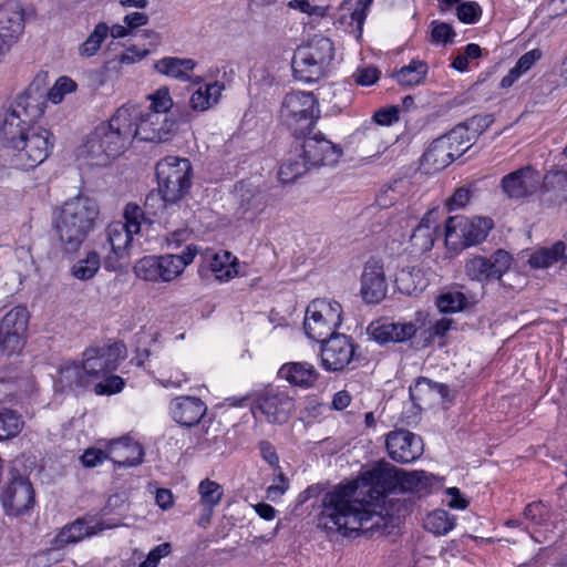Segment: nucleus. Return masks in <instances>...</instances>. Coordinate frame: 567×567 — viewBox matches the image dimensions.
I'll return each instance as SVG.
<instances>
[{
	"label": "nucleus",
	"instance_id": "603ef678",
	"mask_svg": "<svg viewBox=\"0 0 567 567\" xmlns=\"http://www.w3.org/2000/svg\"><path fill=\"white\" fill-rule=\"evenodd\" d=\"M76 87V83L71 78L60 76L44 96L52 103L58 104L62 102L66 94L74 92Z\"/></svg>",
	"mask_w": 567,
	"mask_h": 567
},
{
	"label": "nucleus",
	"instance_id": "6e6552de",
	"mask_svg": "<svg viewBox=\"0 0 567 567\" xmlns=\"http://www.w3.org/2000/svg\"><path fill=\"white\" fill-rule=\"evenodd\" d=\"M198 249L188 245L181 255L145 256L134 266L135 275L146 281H172L193 262Z\"/></svg>",
	"mask_w": 567,
	"mask_h": 567
},
{
	"label": "nucleus",
	"instance_id": "a211bd4d",
	"mask_svg": "<svg viewBox=\"0 0 567 567\" xmlns=\"http://www.w3.org/2000/svg\"><path fill=\"white\" fill-rule=\"evenodd\" d=\"M354 353L355 344L346 334L336 333L321 342V364L327 371H342L353 360Z\"/></svg>",
	"mask_w": 567,
	"mask_h": 567
},
{
	"label": "nucleus",
	"instance_id": "9d476101",
	"mask_svg": "<svg viewBox=\"0 0 567 567\" xmlns=\"http://www.w3.org/2000/svg\"><path fill=\"white\" fill-rule=\"evenodd\" d=\"M492 228L491 218L452 216L445 224V244L454 248L474 246L485 240Z\"/></svg>",
	"mask_w": 567,
	"mask_h": 567
},
{
	"label": "nucleus",
	"instance_id": "c03bdc74",
	"mask_svg": "<svg viewBox=\"0 0 567 567\" xmlns=\"http://www.w3.org/2000/svg\"><path fill=\"white\" fill-rule=\"evenodd\" d=\"M198 494L200 497V505L204 512H214V508L220 503L224 488L223 486L209 478L200 481L198 485Z\"/></svg>",
	"mask_w": 567,
	"mask_h": 567
},
{
	"label": "nucleus",
	"instance_id": "79ce46f5",
	"mask_svg": "<svg viewBox=\"0 0 567 567\" xmlns=\"http://www.w3.org/2000/svg\"><path fill=\"white\" fill-rule=\"evenodd\" d=\"M313 168L310 163H307L302 152L288 157L279 167L278 177L282 183H292L309 169Z\"/></svg>",
	"mask_w": 567,
	"mask_h": 567
},
{
	"label": "nucleus",
	"instance_id": "ea45409f",
	"mask_svg": "<svg viewBox=\"0 0 567 567\" xmlns=\"http://www.w3.org/2000/svg\"><path fill=\"white\" fill-rule=\"evenodd\" d=\"M566 246L563 241L555 243L551 247H542L535 250L528 259L533 268H547L565 258Z\"/></svg>",
	"mask_w": 567,
	"mask_h": 567
},
{
	"label": "nucleus",
	"instance_id": "ddd939ff",
	"mask_svg": "<svg viewBox=\"0 0 567 567\" xmlns=\"http://www.w3.org/2000/svg\"><path fill=\"white\" fill-rule=\"evenodd\" d=\"M142 215L143 213L137 205L128 204L124 210L125 221H113L106 227V239L116 258H124L130 255L133 236L141 230L140 217Z\"/></svg>",
	"mask_w": 567,
	"mask_h": 567
},
{
	"label": "nucleus",
	"instance_id": "f3484780",
	"mask_svg": "<svg viewBox=\"0 0 567 567\" xmlns=\"http://www.w3.org/2000/svg\"><path fill=\"white\" fill-rule=\"evenodd\" d=\"M29 322L25 307L17 306L7 312L0 321V349L14 353L23 347V338Z\"/></svg>",
	"mask_w": 567,
	"mask_h": 567
},
{
	"label": "nucleus",
	"instance_id": "7c9ffc66",
	"mask_svg": "<svg viewBox=\"0 0 567 567\" xmlns=\"http://www.w3.org/2000/svg\"><path fill=\"white\" fill-rule=\"evenodd\" d=\"M437 228L439 224L434 217V212L425 214L410 237L414 252L424 254L432 249Z\"/></svg>",
	"mask_w": 567,
	"mask_h": 567
},
{
	"label": "nucleus",
	"instance_id": "338daca9",
	"mask_svg": "<svg viewBox=\"0 0 567 567\" xmlns=\"http://www.w3.org/2000/svg\"><path fill=\"white\" fill-rule=\"evenodd\" d=\"M472 196L471 189L468 187L462 186L458 187L452 197L449 199L450 210L463 208L470 202Z\"/></svg>",
	"mask_w": 567,
	"mask_h": 567
},
{
	"label": "nucleus",
	"instance_id": "b1692460",
	"mask_svg": "<svg viewBox=\"0 0 567 567\" xmlns=\"http://www.w3.org/2000/svg\"><path fill=\"white\" fill-rule=\"evenodd\" d=\"M113 525L104 524L103 520L93 515H85L65 525L56 535L55 543L59 547L68 544L78 543L85 537L97 535Z\"/></svg>",
	"mask_w": 567,
	"mask_h": 567
},
{
	"label": "nucleus",
	"instance_id": "09e8293b",
	"mask_svg": "<svg viewBox=\"0 0 567 567\" xmlns=\"http://www.w3.org/2000/svg\"><path fill=\"white\" fill-rule=\"evenodd\" d=\"M109 31L110 27L105 22L97 23L86 40L80 45V55L85 58L95 55L100 50L101 44L107 38Z\"/></svg>",
	"mask_w": 567,
	"mask_h": 567
},
{
	"label": "nucleus",
	"instance_id": "2eb2a0df",
	"mask_svg": "<svg viewBox=\"0 0 567 567\" xmlns=\"http://www.w3.org/2000/svg\"><path fill=\"white\" fill-rule=\"evenodd\" d=\"M512 265V256L498 249L489 257L474 256L465 262V274L474 281L488 284L491 281L502 280V277L508 271Z\"/></svg>",
	"mask_w": 567,
	"mask_h": 567
},
{
	"label": "nucleus",
	"instance_id": "1a4fd4ad",
	"mask_svg": "<svg viewBox=\"0 0 567 567\" xmlns=\"http://www.w3.org/2000/svg\"><path fill=\"white\" fill-rule=\"evenodd\" d=\"M342 322V307L337 301L316 299L306 309L303 328L306 334L322 342L336 334Z\"/></svg>",
	"mask_w": 567,
	"mask_h": 567
},
{
	"label": "nucleus",
	"instance_id": "7ed1b4c3",
	"mask_svg": "<svg viewBox=\"0 0 567 567\" xmlns=\"http://www.w3.org/2000/svg\"><path fill=\"white\" fill-rule=\"evenodd\" d=\"M140 111L121 106L106 124H101L91 133L84 147L92 165L106 166L128 148L133 142L132 121Z\"/></svg>",
	"mask_w": 567,
	"mask_h": 567
},
{
	"label": "nucleus",
	"instance_id": "c85d7f7f",
	"mask_svg": "<svg viewBox=\"0 0 567 567\" xmlns=\"http://www.w3.org/2000/svg\"><path fill=\"white\" fill-rule=\"evenodd\" d=\"M449 386L444 383L433 382L427 378H419L414 385L410 386V398L417 406L421 404H432L439 399L449 395Z\"/></svg>",
	"mask_w": 567,
	"mask_h": 567
},
{
	"label": "nucleus",
	"instance_id": "680f3d73",
	"mask_svg": "<svg viewBox=\"0 0 567 567\" xmlns=\"http://www.w3.org/2000/svg\"><path fill=\"white\" fill-rule=\"evenodd\" d=\"M148 53L150 51L147 49H140L136 45H131L117 58V62L120 65H131L142 61L148 55Z\"/></svg>",
	"mask_w": 567,
	"mask_h": 567
},
{
	"label": "nucleus",
	"instance_id": "e2e57ef3",
	"mask_svg": "<svg viewBox=\"0 0 567 567\" xmlns=\"http://www.w3.org/2000/svg\"><path fill=\"white\" fill-rule=\"evenodd\" d=\"M110 458V451L106 453L100 449H87L81 456V463L85 467H95L104 460Z\"/></svg>",
	"mask_w": 567,
	"mask_h": 567
},
{
	"label": "nucleus",
	"instance_id": "774afa93",
	"mask_svg": "<svg viewBox=\"0 0 567 567\" xmlns=\"http://www.w3.org/2000/svg\"><path fill=\"white\" fill-rule=\"evenodd\" d=\"M373 121L380 125H391L399 121V109L396 106L380 109L374 113Z\"/></svg>",
	"mask_w": 567,
	"mask_h": 567
},
{
	"label": "nucleus",
	"instance_id": "9b49d317",
	"mask_svg": "<svg viewBox=\"0 0 567 567\" xmlns=\"http://www.w3.org/2000/svg\"><path fill=\"white\" fill-rule=\"evenodd\" d=\"M40 76L28 89L19 94L12 106L0 115V125L9 124L12 117L20 122L19 126L38 125L37 121L45 109L44 93L39 85Z\"/></svg>",
	"mask_w": 567,
	"mask_h": 567
},
{
	"label": "nucleus",
	"instance_id": "dca6fc26",
	"mask_svg": "<svg viewBox=\"0 0 567 567\" xmlns=\"http://www.w3.org/2000/svg\"><path fill=\"white\" fill-rule=\"evenodd\" d=\"M295 408V399L286 390L269 388L259 394L251 411L254 414L259 411L269 423L282 424L288 421Z\"/></svg>",
	"mask_w": 567,
	"mask_h": 567
},
{
	"label": "nucleus",
	"instance_id": "f704fd0d",
	"mask_svg": "<svg viewBox=\"0 0 567 567\" xmlns=\"http://www.w3.org/2000/svg\"><path fill=\"white\" fill-rule=\"evenodd\" d=\"M23 30V13L21 7L14 1H8L0 6V33L12 34V41L16 42Z\"/></svg>",
	"mask_w": 567,
	"mask_h": 567
},
{
	"label": "nucleus",
	"instance_id": "4be33fe9",
	"mask_svg": "<svg viewBox=\"0 0 567 567\" xmlns=\"http://www.w3.org/2000/svg\"><path fill=\"white\" fill-rule=\"evenodd\" d=\"M524 518L527 522L524 530L538 543L547 540L548 534L556 528L555 517L550 507L542 501L532 502L524 508Z\"/></svg>",
	"mask_w": 567,
	"mask_h": 567
},
{
	"label": "nucleus",
	"instance_id": "bf43d9fd",
	"mask_svg": "<svg viewBox=\"0 0 567 567\" xmlns=\"http://www.w3.org/2000/svg\"><path fill=\"white\" fill-rule=\"evenodd\" d=\"M431 35L434 42L447 43L455 37L453 28L445 22H433Z\"/></svg>",
	"mask_w": 567,
	"mask_h": 567
},
{
	"label": "nucleus",
	"instance_id": "f257e3e1",
	"mask_svg": "<svg viewBox=\"0 0 567 567\" xmlns=\"http://www.w3.org/2000/svg\"><path fill=\"white\" fill-rule=\"evenodd\" d=\"M402 472L380 462L357 481L336 486L322 498L318 525L343 536L379 527L386 496L401 492Z\"/></svg>",
	"mask_w": 567,
	"mask_h": 567
},
{
	"label": "nucleus",
	"instance_id": "6ab92c4d",
	"mask_svg": "<svg viewBox=\"0 0 567 567\" xmlns=\"http://www.w3.org/2000/svg\"><path fill=\"white\" fill-rule=\"evenodd\" d=\"M10 475V482L2 493L1 501L6 514L18 516L33 507L34 489L27 477L16 475L13 471Z\"/></svg>",
	"mask_w": 567,
	"mask_h": 567
},
{
	"label": "nucleus",
	"instance_id": "8fccbe9b",
	"mask_svg": "<svg viewBox=\"0 0 567 567\" xmlns=\"http://www.w3.org/2000/svg\"><path fill=\"white\" fill-rule=\"evenodd\" d=\"M100 267V255L92 250L86 254L85 258L80 259L72 266L71 272L76 279L89 280L95 276Z\"/></svg>",
	"mask_w": 567,
	"mask_h": 567
},
{
	"label": "nucleus",
	"instance_id": "a19ab883",
	"mask_svg": "<svg viewBox=\"0 0 567 567\" xmlns=\"http://www.w3.org/2000/svg\"><path fill=\"white\" fill-rule=\"evenodd\" d=\"M210 269L216 279L227 281L238 274L237 258L227 250H220L213 256Z\"/></svg>",
	"mask_w": 567,
	"mask_h": 567
},
{
	"label": "nucleus",
	"instance_id": "393cba45",
	"mask_svg": "<svg viewBox=\"0 0 567 567\" xmlns=\"http://www.w3.org/2000/svg\"><path fill=\"white\" fill-rule=\"evenodd\" d=\"M361 296L367 303L381 302L388 291L383 266L378 260H369L361 276Z\"/></svg>",
	"mask_w": 567,
	"mask_h": 567
},
{
	"label": "nucleus",
	"instance_id": "20e7f679",
	"mask_svg": "<svg viewBox=\"0 0 567 567\" xmlns=\"http://www.w3.org/2000/svg\"><path fill=\"white\" fill-rule=\"evenodd\" d=\"M99 215L97 202L85 195H78L62 205L54 218V229L64 252L74 254L81 248L94 230Z\"/></svg>",
	"mask_w": 567,
	"mask_h": 567
},
{
	"label": "nucleus",
	"instance_id": "c9c22d12",
	"mask_svg": "<svg viewBox=\"0 0 567 567\" xmlns=\"http://www.w3.org/2000/svg\"><path fill=\"white\" fill-rule=\"evenodd\" d=\"M439 485L435 475L424 472H402L401 492H412L419 495L427 494L434 486Z\"/></svg>",
	"mask_w": 567,
	"mask_h": 567
},
{
	"label": "nucleus",
	"instance_id": "412c9836",
	"mask_svg": "<svg viewBox=\"0 0 567 567\" xmlns=\"http://www.w3.org/2000/svg\"><path fill=\"white\" fill-rule=\"evenodd\" d=\"M385 445L390 457L398 463L413 462L423 453L422 439L408 430L390 432Z\"/></svg>",
	"mask_w": 567,
	"mask_h": 567
},
{
	"label": "nucleus",
	"instance_id": "72a5a7b5",
	"mask_svg": "<svg viewBox=\"0 0 567 567\" xmlns=\"http://www.w3.org/2000/svg\"><path fill=\"white\" fill-rule=\"evenodd\" d=\"M279 374L289 383L302 388L313 385L319 375L315 367L307 362L286 363L280 368Z\"/></svg>",
	"mask_w": 567,
	"mask_h": 567
},
{
	"label": "nucleus",
	"instance_id": "37998d69",
	"mask_svg": "<svg viewBox=\"0 0 567 567\" xmlns=\"http://www.w3.org/2000/svg\"><path fill=\"white\" fill-rule=\"evenodd\" d=\"M440 137L449 144V150L453 153L455 159L470 150L475 142L470 132H467V128L462 126V124L456 125L447 134Z\"/></svg>",
	"mask_w": 567,
	"mask_h": 567
},
{
	"label": "nucleus",
	"instance_id": "58836bf2",
	"mask_svg": "<svg viewBox=\"0 0 567 567\" xmlns=\"http://www.w3.org/2000/svg\"><path fill=\"white\" fill-rule=\"evenodd\" d=\"M224 85L219 82L206 84L196 90L190 99L189 105L194 111L204 112L218 103Z\"/></svg>",
	"mask_w": 567,
	"mask_h": 567
},
{
	"label": "nucleus",
	"instance_id": "a18cd8bd",
	"mask_svg": "<svg viewBox=\"0 0 567 567\" xmlns=\"http://www.w3.org/2000/svg\"><path fill=\"white\" fill-rule=\"evenodd\" d=\"M455 525L456 517L444 509L430 513L424 520V528L437 536L446 535Z\"/></svg>",
	"mask_w": 567,
	"mask_h": 567
},
{
	"label": "nucleus",
	"instance_id": "49530a36",
	"mask_svg": "<svg viewBox=\"0 0 567 567\" xmlns=\"http://www.w3.org/2000/svg\"><path fill=\"white\" fill-rule=\"evenodd\" d=\"M427 74V65L420 60H412L409 65L402 66L395 78L401 85L414 86L421 84Z\"/></svg>",
	"mask_w": 567,
	"mask_h": 567
},
{
	"label": "nucleus",
	"instance_id": "5fc2aeb1",
	"mask_svg": "<svg viewBox=\"0 0 567 567\" xmlns=\"http://www.w3.org/2000/svg\"><path fill=\"white\" fill-rule=\"evenodd\" d=\"M402 188V181H395L393 184L386 186L377 195V204L381 208L391 207L401 198Z\"/></svg>",
	"mask_w": 567,
	"mask_h": 567
},
{
	"label": "nucleus",
	"instance_id": "3c124183",
	"mask_svg": "<svg viewBox=\"0 0 567 567\" xmlns=\"http://www.w3.org/2000/svg\"><path fill=\"white\" fill-rule=\"evenodd\" d=\"M435 305L440 312H458L467 307L468 300L463 292L451 290L437 296Z\"/></svg>",
	"mask_w": 567,
	"mask_h": 567
},
{
	"label": "nucleus",
	"instance_id": "864d4df0",
	"mask_svg": "<svg viewBox=\"0 0 567 567\" xmlns=\"http://www.w3.org/2000/svg\"><path fill=\"white\" fill-rule=\"evenodd\" d=\"M148 97L151 100V104L145 109L146 111L168 114L169 110L173 107V100L167 87L158 89Z\"/></svg>",
	"mask_w": 567,
	"mask_h": 567
},
{
	"label": "nucleus",
	"instance_id": "5701e85b",
	"mask_svg": "<svg viewBox=\"0 0 567 567\" xmlns=\"http://www.w3.org/2000/svg\"><path fill=\"white\" fill-rule=\"evenodd\" d=\"M300 150L312 167L333 165L342 155V150L320 133L306 137Z\"/></svg>",
	"mask_w": 567,
	"mask_h": 567
},
{
	"label": "nucleus",
	"instance_id": "a878e982",
	"mask_svg": "<svg viewBox=\"0 0 567 567\" xmlns=\"http://www.w3.org/2000/svg\"><path fill=\"white\" fill-rule=\"evenodd\" d=\"M169 412L175 422L192 427L204 417L207 405L196 396H178L171 402Z\"/></svg>",
	"mask_w": 567,
	"mask_h": 567
},
{
	"label": "nucleus",
	"instance_id": "f03ea898",
	"mask_svg": "<svg viewBox=\"0 0 567 567\" xmlns=\"http://www.w3.org/2000/svg\"><path fill=\"white\" fill-rule=\"evenodd\" d=\"M13 117L0 125V142L11 156V165L18 169H33L42 164L54 146L53 134L40 125L19 126Z\"/></svg>",
	"mask_w": 567,
	"mask_h": 567
},
{
	"label": "nucleus",
	"instance_id": "0eeeda50",
	"mask_svg": "<svg viewBox=\"0 0 567 567\" xmlns=\"http://www.w3.org/2000/svg\"><path fill=\"white\" fill-rule=\"evenodd\" d=\"M318 117V101L313 93L291 91L285 95L280 120L293 135L302 136L311 132Z\"/></svg>",
	"mask_w": 567,
	"mask_h": 567
},
{
	"label": "nucleus",
	"instance_id": "13d9d810",
	"mask_svg": "<svg viewBox=\"0 0 567 567\" xmlns=\"http://www.w3.org/2000/svg\"><path fill=\"white\" fill-rule=\"evenodd\" d=\"M354 82L362 86L374 84L380 78V71L374 66L358 69L352 75Z\"/></svg>",
	"mask_w": 567,
	"mask_h": 567
},
{
	"label": "nucleus",
	"instance_id": "39448f33",
	"mask_svg": "<svg viewBox=\"0 0 567 567\" xmlns=\"http://www.w3.org/2000/svg\"><path fill=\"white\" fill-rule=\"evenodd\" d=\"M334 58V45L329 38L315 35L295 51L291 68L297 79L312 82L323 76Z\"/></svg>",
	"mask_w": 567,
	"mask_h": 567
},
{
	"label": "nucleus",
	"instance_id": "cd10ccee",
	"mask_svg": "<svg viewBox=\"0 0 567 567\" xmlns=\"http://www.w3.org/2000/svg\"><path fill=\"white\" fill-rule=\"evenodd\" d=\"M144 451L140 443L121 439L110 445V460L118 466H135L143 462Z\"/></svg>",
	"mask_w": 567,
	"mask_h": 567
},
{
	"label": "nucleus",
	"instance_id": "052dcab7",
	"mask_svg": "<svg viewBox=\"0 0 567 567\" xmlns=\"http://www.w3.org/2000/svg\"><path fill=\"white\" fill-rule=\"evenodd\" d=\"M124 386V381L118 375H110L104 382H100L95 385L96 394H114L120 392Z\"/></svg>",
	"mask_w": 567,
	"mask_h": 567
},
{
	"label": "nucleus",
	"instance_id": "f8f14e48",
	"mask_svg": "<svg viewBox=\"0 0 567 567\" xmlns=\"http://www.w3.org/2000/svg\"><path fill=\"white\" fill-rule=\"evenodd\" d=\"M123 106L137 109L140 114L132 121L133 138L144 142L159 143L166 141L176 126V120L161 112L146 111L137 104L127 103Z\"/></svg>",
	"mask_w": 567,
	"mask_h": 567
},
{
	"label": "nucleus",
	"instance_id": "de8ad7c7",
	"mask_svg": "<svg viewBox=\"0 0 567 567\" xmlns=\"http://www.w3.org/2000/svg\"><path fill=\"white\" fill-rule=\"evenodd\" d=\"M23 424L21 414L16 410L0 409V441L16 437L22 431Z\"/></svg>",
	"mask_w": 567,
	"mask_h": 567
},
{
	"label": "nucleus",
	"instance_id": "0e129e2a",
	"mask_svg": "<svg viewBox=\"0 0 567 567\" xmlns=\"http://www.w3.org/2000/svg\"><path fill=\"white\" fill-rule=\"evenodd\" d=\"M275 472H278V474H276L274 484L267 488V496L271 499L284 495L289 486V481L281 468L279 467V470H275Z\"/></svg>",
	"mask_w": 567,
	"mask_h": 567
},
{
	"label": "nucleus",
	"instance_id": "2f4dec72",
	"mask_svg": "<svg viewBox=\"0 0 567 567\" xmlns=\"http://www.w3.org/2000/svg\"><path fill=\"white\" fill-rule=\"evenodd\" d=\"M416 333V327L412 322L383 323L371 329L373 340L379 343L403 342Z\"/></svg>",
	"mask_w": 567,
	"mask_h": 567
},
{
	"label": "nucleus",
	"instance_id": "aec40b11",
	"mask_svg": "<svg viewBox=\"0 0 567 567\" xmlns=\"http://www.w3.org/2000/svg\"><path fill=\"white\" fill-rule=\"evenodd\" d=\"M540 182L539 172L532 166H525L505 175L501 181V187L508 198L523 199L536 194Z\"/></svg>",
	"mask_w": 567,
	"mask_h": 567
},
{
	"label": "nucleus",
	"instance_id": "473e14b6",
	"mask_svg": "<svg viewBox=\"0 0 567 567\" xmlns=\"http://www.w3.org/2000/svg\"><path fill=\"white\" fill-rule=\"evenodd\" d=\"M90 383L82 363L64 362L60 365L55 388L60 391L85 388Z\"/></svg>",
	"mask_w": 567,
	"mask_h": 567
},
{
	"label": "nucleus",
	"instance_id": "6e6d98bb",
	"mask_svg": "<svg viewBox=\"0 0 567 567\" xmlns=\"http://www.w3.org/2000/svg\"><path fill=\"white\" fill-rule=\"evenodd\" d=\"M494 122L492 114L475 115L468 118L462 126L467 128L474 141L483 134Z\"/></svg>",
	"mask_w": 567,
	"mask_h": 567
},
{
	"label": "nucleus",
	"instance_id": "69168bd1",
	"mask_svg": "<svg viewBox=\"0 0 567 567\" xmlns=\"http://www.w3.org/2000/svg\"><path fill=\"white\" fill-rule=\"evenodd\" d=\"M542 58V52L538 49L530 50L523 54L516 65L515 70L523 75L526 73L539 59Z\"/></svg>",
	"mask_w": 567,
	"mask_h": 567
},
{
	"label": "nucleus",
	"instance_id": "e433bc0d",
	"mask_svg": "<svg viewBox=\"0 0 567 567\" xmlns=\"http://www.w3.org/2000/svg\"><path fill=\"white\" fill-rule=\"evenodd\" d=\"M239 206L246 212H251L254 216L260 215L267 207L266 195L257 187L248 183L240 182L239 186Z\"/></svg>",
	"mask_w": 567,
	"mask_h": 567
},
{
	"label": "nucleus",
	"instance_id": "423d86ee",
	"mask_svg": "<svg viewBox=\"0 0 567 567\" xmlns=\"http://www.w3.org/2000/svg\"><path fill=\"white\" fill-rule=\"evenodd\" d=\"M155 171L158 192L164 203L174 204L188 193L193 175L189 159L166 156L156 164Z\"/></svg>",
	"mask_w": 567,
	"mask_h": 567
},
{
	"label": "nucleus",
	"instance_id": "4d7b16f0",
	"mask_svg": "<svg viewBox=\"0 0 567 567\" xmlns=\"http://www.w3.org/2000/svg\"><path fill=\"white\" fill-rule=\"evenodd\" d=\"M482 14L478 3L470 1L463 2L456 8V16L458 20L466 24L475 23Z\"/></svg>",
	"mask_w": 567,
	"mask_h": 567
},
{
	"label": "nucleus",
	"instance_id": "4468645a",
	"mask_svg": "<svg viewBox=\"0 0 567 567\" xmlns=\"http://www.w3.org/2000/svg\"><path fill=\"white\" fill-rule=\"evenodd\" d=\"M126 357V348L122 342L89 348L83 352V369L89 381L106 375L117 369L121 360Z\"/></svg>",
	"mask_w": 567,
	"mask_h": 567
},
{
	"label": "nucleus",
	"instance_id": "4c0bfd02",
	"mask_svg": "<svg viewBox=\"0 0 567 567\" xmlns=\"http://www.w3.org/2000/svg\"><path fill=\"white\" fill-rule=\"evenodd\" d=\"M195 65L196 63L192 59L168 56L158 60L154 64V68L158 73L167 76L178 80H187L189 78V72L194 70Z\"/></svg>",
	"mask_w": 567,
	"mask_h": 567
},
{
	"label": "nucleus",
	"instance_id": "c756f323",
	"mask_svg": "<svg viewBox=\"0 0 567 567\" xmlns=\"http://www.w3.org/2000/svg\"><path fill=\"white\" fill-rule=\"evenodd\" d=\"M455 158L449 144L441 137L435 138L422 156L421 166L426 173H435L447 167Z\"/></svg>",
	"mask_w": 567,
	"mask_h": 567
},
{
	"label": "nucleus",
	"instance_id": "bb28decb",
	"mask_svg": "<svg viewBox=\"0 0 567 567\" xmlns=\"http://www.w3.org/2000/svg\"><path fill=\"white\" fill-rule=\"evenodd\" d=\"M540 192L543 200L561 206L567 203V169L549 171L542 177Z\"/></svg>",
	"mask_w": 567,
	"mask_h": 567
}]
</instances>
